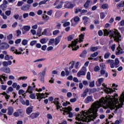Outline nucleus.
<instances>
[{"label": "nucleus", "mask_w": 124, "mask_h": 124, "mask_svg": "<svg viewBox=\"0 0 124 124\" xmlns=\"http://www.w3.org/2000/svg\"><path fill=\"white\" fill-rule=\"evenodd\" d=\"M120 103L118 99V94H115L114 96L108 95L102 97L99 101H97L93 103L92 105V107L88 111H82V114H78V122H85L89 123L91 121L95 120L97 117V111L100 107H103L104 109H108L110 108V110H114V113H117L118 109L122 108L124 102V93H122L120 98L119 99Z\"/></svg>", "instance_id": "1"}, {"label": "nucleus", "mask_w": 124, "mask_h": 124, "mask_svg": "<svg viewBox=\"0 0 124 124\" xmlns=\"http://www.w3.org/2000/svg\"><path fill=\"white\" fill-rule=\"evenodd\" d=\"M103 31L104 36H108V35H109V33H110V38H114V41H116V42H119L121 41L122 35H121L120 32L118 31V30H115L114 31L111 30L109 31L107 29H104Z\"/></svg>", "instance_id": "2"}, {"label": "nucleus", "mask_w": 124, "mask_h": 124, "mask_svg": "<svg viewBox=\"0 0 124 124\" xmlns=\"http://www.w3.org/2000/svg\"><path fill=\"white\" fill-rule=\"evenodd\" d=\"M84 34H81L79 36V40L78 39H76L74 41H72V44L69 45L68 48L72 47L73 51H77V50L79 49V46H77V47H75V46L77 45V43H78V42H79V43L83 42V39H84Z\"/></svg>", "instance_id": "3"}, {"label": "nucleus", "mask_w": 124, "mask_h": 124, "mask_svg": "<svg viewBox=\"0 0 124 124\" xmlns=\"http://www.w3.org/2000/svg\"><path fill=\"white\" fill-rule=\"evenodd\" d=\"M106 63L109 64L111 68H114V67H118L120 61L118 58H116L115 62L113 60H108L106 62Z\"/></svg>", "instance_id": "4"}, {"label": "nucleus", "mask_w": 124, "mask_h": 124, "mask_svg": "<svg viewBox=\"0 0 124 124\" xmlns=\"http://www.w3.org/2000/svg\"><path fill=\"white\" fill-rule=\"evenodd\" d=\"M64 110V112L67 114V115H69V118H73V113L70 111H72V108L70 107V106L67 107V108H65Z\"/></svg>", "instance_id": "5"}, {"label": "nucleus", "mask_w": 124, "mask_h": 124, "mask_svg": "<svg viewBox=\"0 0 124 124\" xmlns=\"http://www.w3.org/2000/svg\"><path fill=\"white\" fill-rule=\"evenodd\" d=\"M87 73V68L85 67H82L81 70L77 73L78 77H80V76H85Z\"/></svg>", "instance_id": "6"}, {"label": "nucleus", "mask_w": 124, "mask_h": 124, "mask_svg": "<svg viewBox=\"0 0 124 124\" xmlns=\"http://www.w3.org/2000/svg\"><path fill=\"white\" fill-rule=\"evenodd\" d=\"M40 76V80L42 83H44L45 75H46V68L42 72H40L39 73Z\"/></svg>", "instance_id": "7"}, {"label": "nucleus", "mask_w": 124, "mask_h": 124, "mask_svg": "<svg viewBox=\"0 0 124 124\" xmlns=\"http://www.w3.org/2000/svg\"><path fill=\"white\" fill-rule=\"evenodd\" d=\"M74 6H75V3L70 1H66L64 4L65 8L72 9Z\"/></svg>", "instance_id": "8"}, {"label": "nucleus", "mask_w": 124, "mask_h": 124, "mask_svg": "<svg viewBox=\"0 0 124 124\" xmlns=\"http://www.w3.org/2000/svg\"><path fill=\"white\" fill-rule=\"evenodd\" d=\"M31 86H29L28 89L26 93H31L30 95V98L31 99H35V95L32 93V91H31Z\"/></svg>", "instance_id": "9"}, {"label": "nucleus", "mask_w": 124, "mask_h": 124, "mask_svg": "<svg viewBox=\"0 0 124 124\" xmlns=\"http://www.w3.org/2000/svg\"><path fill=\"white\" fill-rule=\"evenodd\" d=\"M9 47V45L6 43H2L0 44V49L1 50H6V49H8Z\"/></svg>", "instance_id": "10"}, {"label": "nucleus", "mask_w": 124, "mask_h": 124, "mask_svg": "<svg viewBox=\"0 0 124 124\" xmlns=\"http://www.w3.org/2000/svg\"><path fill=\"white\" fill-rule=\"evenodd\" d=\"M53 103L56 105L57 110H59L60 108H62V107H61V103L59 102V98H55Z\"/></svg>", "instance_id": "11"}, {"label": "nucleus", "mask_w": 124, "mask_h": 124, "mask_svg": "<svg viewBox=\"0 0 124 124\" xmlns=\"http://www.w3.org/2000/svg\"><path fill=\"white\" fill-rule=\"evenodd\" d=\"M84 102L86 104L90 103V102H93V96H88L84 100Z\"/></svg>", "instance_id": "12"}, {"label": "nucleus", "mask_w": 124, "mask_h": 124, "mask_svg": "<svg viewBox=\"0 0 124 124\" xmlns=\"http://www.w3.org/2000/svg\"><path fill=\"white\" fill-rule=\"evenodd\" d=\"M105 84L103 83L102 86H104V92L106 93H112L114 92V90L111 88H108L105 86Z\"/></svg>", "instance_id": "13"}, {"label": "nucleus", "mask_w": 124, "mask_h": 124, "mask_svg": "<svg viewBox=\"0 0 124 124\" xmlns=\"http://www.w3.org/2000/svg\"><path fill=\"white\" fill-rule=\"evenodd\" d=\"M45 94L44 93H36L37 99H39V101H40L41 99H43V98H45Z\"/></svg>", "instance_id": "14"}, {"label": "nucleus", "mask_w": 124, "mask_h": 124, "mask_svg": "<svg viewBox=\"0 0 124 124\" xmlns=\"http://www.w3.org/2000/svg\"><path fill=\"white\" fill-rule=\"evenodd\" d=\"M23 30H24L25 31H22V34H25L28 31H30V30H31V26L29 25L24 26L23 27Z\"/></svg>", "instance_id": "15"}, {"label": "nucleus", "mask_w": 124, "mask_h": 124, "mask_svg": "<svg viewBox=\"0 0 124 124\" xmlns=\"http://www.w3.org/2000/svg\"><path fill=\"white\" fill-rule=\"evenodd\" d=\"M1 71H3V72H5V73H10L11 71L10 70V68L9 67H1L0 69Z\"/></svg>", "instance_id": "16"}, {"label": "nucleus", "mask_w": 124, "mask_h": 124, "mask_svg": "<svg viewBox=\"0 0 124 124\" xmlns=\"http://www.w3.org/2000/svg\"><path fill=\"white\" fill-rule=\"evenodd\" d=\"M30 7H31V5L27 4L21 7V9L23 11H28V10H30Z\"/></svg>", "instance_id": "17"}, {"label": "nucleus", "mask_w": 124, "mask_h": 124, "mask_svg": "<svg viewBox=\"0 0 124 124\" xmlns=\"http://www.w3.org/2000/svg\"><path fill=\"white\" fill-rule=\"evenodd\" d=\"M32 109H33V106L28 107L26 110V114H27V115H30L31 113L32 112Z\"/></svg>", "instance_id": "18"}, {"label": "nucleus", "mask_w": 124, "mask_h": 124, "mask_svg": "<svg viewBox=\"0 0 124 124\" xmlns=\"http://www.w3.org/2000/svg\"><path fill=\"white\" fill-rule=\"evenodd\" d=\"M62 35H60L55 38V45L56 46L58 45V44L60 43L61 40H62Z\"/></svg>", "instance_id": "19"}, {"label": "nucleus", "mask_w": 124, "mask_h": 124, "mask_svg": "<svg viewBox=\"0 0 124 124\" xmlns=\"http://www.w3.org/2000/svg\"><path fill=\"white\" fill-rule=\"evenodd\" d=\"M2 64L3 66H8V65H11L12 64V61H4L2 62Z\"/></svg>", "instance_id": "20"}, {"label": "nucleus", "mask_w": 124, "mask_h": 124, "mask_svg": "<svg viewBox=\"0 0 124 124\" xmlns=\"http://www.w3.org/2000/svg\"><path fill=\"white\" fill-rule=\"evenodd\" d=\"M124 51L123 49H121L120 47H117L116 51V55L119 56V55H122V54H124Z\"/></svg>", "instance_id": "21"}, {"label": "nucleus", "mask_w": 124, "mask_h": 124, "mask_svg": "<svg viewBox=\"0 0 124 124\" xmlns=\"http://www.w3.org/2000/svg\"><path fill=\"white\" fill-rule=\"evenodd\" d=\"M14 112V108H13L12 107H9L8 108V114L9 115V116H12Z\"/></svg>", "instance_id": "22"}, {"label": "nucleus", "mask_w": 124, "mask_h": 124, "mask_svg": "<svg viewBox=\"0 0 124 124\" xmlns=\"http://www.w3.org/2000/svg\"><path fill=\"white\" fill-rule=\"evenodd\" d=\"M11 51H12V52H15L14 53H15L16 55H21V54H22L21 51L18 52L17 49H16L15 47H12L11 48Z\"/></svg>", "instance_id": "23"}, {"label": "nucleus", "mask_w": 124, "mask_h": 124, "mask_svg": "<svg viewBox=\"0 0 124 124\" xmlns=\"http://www.w3.org/2000/svg\"><path fill=\"white\" fill-rule=\"evenodd\" d=\"M38 116H39V113H32L29 117L30 118H31V119L33 120V119L37 118Z\"/></svg>", "instance_id": "24"}, {"label": "nucleus", "mask_w": 124, "mask_h": 124, "mask_svg": "<svg viewBox=\"0 0 124 124\" xmlns=\"http://www.w3.org/2000/svg\"><path fill=\"white\" fill-rule=\"evenodd\" d=\"M12 87L14 89H16V91H19V90H20V85L17 84V83L16 82L13 83Z\"/></svg>", "instance_id": "25"}, {"label": "nucleus", "mask_w": 124, "mask_h": 124, "mask_svg": "<svg viewBox=\"0 0 124 124\" xmlns=\"http://www.w3.org/2000/svg\"><path fill=\"white\" fill-rule=\"evenodd\" d=\"M63 4V2L62 1H61L58 5L55 6V8H56V9H61V8H62Z\"/></svg>", "instance_id": "26"}, {"label": "nucleus", "mask_w": 124, "mask_h": 124, "mask_svg": "<svg viewBox=\"0 0 124 124\" xmlns=\"http://www.w3.org/2000/svg\"><path fill=\"white\" fill-rule=\"evenodd\" d=\"M92 2V1L90 0H87V1L85 3L84 6L86 9H88L89 8V6L90 5V3Z\"/></svg>", "instance_id": "27"}, {"label": "nucleus", "mask_w": 124, "mask_h": 124, "mask_svg": "<svg viewBox=\"0 0 124 124\" xmlns=\"http://www.w3.org/2000/svg\"><path fill=\"white\" fill-rule=\"evenodd\" d=\"M87 54H88V52L87 51V50H84L83 52L79 55V57L80 58H85V57H86V55H87Z\"/></svg>", "instance_id": "28"}, {"label": "nucleus", "mask_w": 124, "mask_h": 124, "mask_svg": "<svg viewBox=\"0 0 124 124\" xmlns=\"http://www.w3.org/2000/svg\"><path fill=\"white\" fill-rule=\"evenodd\" d=\"M61 23L63 24V27H67L68 26H69L70 25V22H65V20H62Z\"/></svg>", "instance_id": "29"}, {"label": "nucleus", "mask_w": 124, "mask_h": 124, "mask_svg": "<svg viewBox=\"0 0 124 124\" xmlns=\"http://www.w3.org/2000/svg\"><path fill=\"white\" fill-rule=\"evenodd\" d=\"M61 16H62V13L60 12H57L55 13V18H56V19H59L60 17H61Z\"/></svg>", "instance_id": "30"}, {"label": "nucleus", "mask_w": 124, "mask_h": 124, "mask_svg": "<svg viewBox=\"0 0 124 124\" xmlns=\"http://www.w3.org/2000/svg\"><path fill=\"white\" fill-rule=\"evenodd\" d=\"M0 8L3 10V11H5L6 10V8H7V5L5 4H1L0 6Z\"/></svg>", "instance_id": "31"}, {"label": "nucleus", "mask_w": 124, "mask_h": 124, "mask_svg": "<svg viewBox=\"0 0 124 124\" xmlns=\"http://www.w3.org/2000/svg\"><path fill=\"white\" fill-rule=\"evenodd\" d=\"M50 0H44L42 1H41L39 3V5H42V4H46V2L47 1H49Z\"/></svg>", "instance_id": "32"}, {"label": "nucleus", "mask_w": 124, "mask_h": 124, "mask_svg": "<svg viewBox=\"0 0 124 124\" xmlns=\"http://www.w3.org/2000/svg\"><path fill=\"white\" fill-rule=\"evenodd\" d=\"M74 21L75 23H78V22L80 21V17H79V16H78L75 17L74 18Z\"/></svg>", "instance_id": "33"}, {"label": "nucleus", "mask_w": 124, "mask_h": 124, "mask_svg": "<svg viewBox=\"0 0 124 124\" xmlns=\"http://www.w3.org/2000/svg\"><path fill=\"white\" fill-rule=\"evenodd\" d=\"M108 4L105 3L102 5L101 8H102V9H107V8H108Z\"/></svg>", "instance_id": "34"}, {"label": "nucleus", "mask_w": 124, "mask_h": 124, "mask_svg": "<svg viewBox=\"0 0 124 124\" xmlns=\"http://www.w3.org/2000/svg\"><path fill=\"white\" fill-rule=\"evenodd\" d=\"M40 42L42 44H45L46 43H47V40H46V38H42L40 40Z\"/></svg>", "instance_id": "35"}, {"label": "nucleus", "mask_w": 124, "mask_h": 124, "mask_svg": "<svg viewBox=\"0 0 124 124\" xmlns=\"http://www.w3.org/2000/svg\"><path fill=\"white\" fill-rule=\"evenodd\" d=\"M98 49V47L97 46H95V47H92L90 48L91 51H92V52H95V51H97V50Z\"/></svg>", "instance_id": "36"}, {"label": "nucleus", "mask_w": 124, "mask_h": 124, "mask_svg": "<svg viewBox=\"0 0 124 124\" xmlns=\"http://www.w3.org/2000/svg\"><path fill=\"white\" fill-rule=\"evenodd\" d=\"M74 38V35H70L67 37V40L68 41H71Z\"/></svg>", "instance_id": "37"}, {"label": "nucleus", "mask_w": 124, "mask_h": 124, "mask_svg": "<svg viewBox=\"0 0 124 124\" xmlns=\"http://www.w3.org/2000/svg\"><path fill=\"white\" fill-rule=\"evenodd\" d=\"M83 20L84 21V24H87L89 21V18L87 16H84L83 17Z\"/></svg>", "instance_id": "38"}, {"label": "nucleus", "mask_w": 124, "mask_h": 124, "mask_svg": "<svg viewBox=\"0 0 124 124\" xmlns=\"http://www.w3.org/2000/svg\"><path fill=\"white\" fill-rule=\"evenodd\" d=\"M111 56V53L110 52H107L104 55L105 59H108L109 57Z\"/></svg>", "instance_id": "39"}, {"label": "nucleus", "mask_w": 124, "mask_h": 124, "mask_svg": "<svg viewBox=\"0 0 124 124\" xmlns=\"http://www.w3.org/2000/svg\"><path fill=\"white\" fill-rule=\"evenodd\" d=\"M106 15H105V14L103 12H101L100 13V18L103 19H104L106 17Z\"/></svg>", "instance_id": "40"}, {"label": "nucleus", "mask_w": 124, "mask_h": 124, "mask_svg": "<svg viewBox=\"0 0 124 124\" xmlns=\"http://www.w3.org/2000/svg\"><path fill=\"white\" fill-rule=\"evenodd\" d=\"M43 19L44 21H48L49 19V17L47 15H44L43 16Z\"/></svg>", "instance_id": "41"}, {"label": "nucleus", "mask_w": 124, "mask_h": 124, "mask_svg": "<svg viewBox=\"0 0 124 124\" xmlns=\"http://www.w3.org/2000/svg\"><path fill=\"white\" fill-rule=\"evenodd\" d=\"M117 8L119 9V8H121V7H124V3H119L117 4Z\"/></svg>", "instance_id": "42"}, {"label": "nucleus", "mask_w": 124, "mask_h": 124, "mask_svg": "<svg viewBox=\"0 0 124 124\" xmlns=\"http://www.w3.org/2000/svg\"><path fill=\"white\" fill-rule=\"evenodd\" d=\"M60 33V30H56L53 31L52 34L53 35H57V34H59Z\"/></svg>", "instance_id": "43"}, {"label": "nucleus", "mask_w": 124, "mask_h": 124, "mask_svg": "<svg viewBox=\"0 0 124 124\" xmlns=\"http://www.w3.org/2000/svg\"><path fill=\"white\" fill-rule=\"evenodd\" d=\"M89 87L90 88H93L94 87V80L91 81L89 83Z\"/></svg>", "instance_id": "44"}, {"label": "nucleus", "mask_w": 124, "mask_h": 124, "mask_svg": "<svg viewBox=\"0 0 124 124\" xmlns=\"http://www.w3.org/2000/svg\"><path fill=\"white\" fill-rule=\"evenodd\" d=\"M0 77L3 79L4 81H6V79H7V77L5 76V74H3L2 75L0 76Z\"/></svg>", "instance_id": "45"}, {"label": "nucleus", "mask_w": 124, "mask_h": 124, "mask_svg": "<svg viewBox=\"0 0 124 124\" xmlns=\"http://www.w3.org/2000/svg\"><path fill=\"white\" fill-rule=\"evenodd\" d=\"M56 29L57 30H61V29H62V24L61 23H57L56 26Z\"/></svg>", "instance_id": "46"}, {"label": "nucleus", "mask_w": 124, "mask_h": 124, "mask_svg": "<svg viewBox=\"0 0 124 124\" xmlns=\"http://www.w3.org/2000/svg\"><path fill=\"white\" fill-rule=\"evenodd\" d=\"M110 49L112 50V52L115 51V49H116V44H114L110 46Z\"/></svg>", "instance_id": "47"}, {"label": "nucleus", "mask_w": 124, "mask_h": 124, "mask_svg": "<svg viewBox=\"0 0 124 124\" xmlns=\"http://www.w3.org/2000/svg\"><path fill=\"white\" fill-rule=\"evenodd\" d=\"M94 70L95 72H98L100 70V68L98 66H96L94 68Z\"/></svg>", "instance_id": "48"}, {"label": "nucleus", "mask_w": 124, "mask_h": 124, "mask_svg": "<svg viewBox=\"0 0 124 124\" xmlns=\"http://www.w3.org/2000/svg\"><path fill=\"white\" fill-rule=\"evenodd\" d=\"M75 65V62L72 61L71 65V66H70L69 67V69H70V70H71L72 69V68H73V67H74Z\"/></svg>", "instance_id": "49"}, {"label": "nucleus", "mask_w": 124, "mask_h": 124, "mask_svg": "<svg viewBox=\"0 0 124 124\" xmlns=\"http://www.w3.org/2000/svg\"><path fill=\"white\" fill-rule=\"evenodd\" d=\"M64 70L65 72L66 76H68V75H69V72L68 71V69L67 67L65 68Z\"/></svg>", "instance_id": "50"}, {"label": "nucleus", "mask_w": 124, "mask_h": 124, "mask_svg": "<svg viewBox=\"0 0 124 124\" xmlns=\"http://www.w3.org/2000/svg\"><path fill=\"white\" fill-rule=\"evenodd\" d=\"M55 42V39H50L49 40V43L48 44V45H50L51 44H53Z\"/></svg>", "instance_id": "51"}, {"label": "nucleus", "mask_w": 124, "mask_h": 124, "mask_svg": "<svg viewBox=\"0 0 124 124\" xmlns=\"http://www.w3.org/2000/svg\"><path fill=\"white\" fill-rule=\"evenodd\" d=\"M98 55V53L97 52H95L94 53L92 54L91 56L92 58H95V57L97 56Z\"/></svg>", "instance_id": "52"}, {"label": "nucleus", "mask_w": 124, "mask_h": 124, "mask_svg": "<svg viewBox=\"0 0 124 124\" xmlns=\"http://www.w3.org/2000/svg\"><path fill=\"white\" fill-rule=\"evenodd\" d=\"M5 14L7 16H10V15H11V11H6Z\"/></svg>", "instance_id": "53"}, {"label": "nucleus", "mask_w": 124, "mask_h": 124, "mask_svg": "<svg viewBox=\"0 0 124 124\" xmlns=\"http://www.w3.org/2000/svg\"><path fill=\"white\" fill-rule=\"evenodd\" d=\"M23 4H24V2L22 1H19L17 2V5L18 6H22Z\"/></svg>", "instance_id": "54"}, {"label": "nucleus", "mask_w": 124, "mask_h": 124, "mask_svg": "<svg viewBox=\"0 0 124 124\" xmlns=\"http://www.w3.org/2000/svg\"><path fill=\"white\" fill-rule=\"evenodd\" d=\"M87 79L88 80H91V73L88 72L87 74Z\"/></svg>", "instance_id": "55"}, {"label": "nucleus", "mask_w": 124, "mask_h": 124, "mask_svg": "<svg viewBox=\"0 0 124 124\" xmlns=\"http://www.w3.org/2000/svg\"><path fill=\"white\" fill-rule=\"evenodd\" d=\"M9 92H13V88H12V87H9L8 88V91H7V93H8Z\"/></svg>", "instance_id": "56"}, {"label": "nucleus", "mask_w": 124, "mask_h": 124, "mask_svg": "<svg viewBox=\"0 0 124 124\" xmlns=\"http://www.w3.org/2000/svg\"><path fill=\"white\" fill-rule=\"evenodd\" d=\"M22 44L25 46L28 44V40H23L22 42Z\"/></svg>", "instance_id": "57"}, {"label": "nucleus", "mask_w": 124, "mask_h": 124, "mask_svg": "<svg viewBox=\"0 0 124 124\" xmlns=\"http://www.w3.org/2000/svg\"><path fill=\"white\" fill-rule=\"evenodd\" d=\"M52 13H53V10H50L47 11V14L49 16H52Z\"/></svg>", "instance_id": "58"}, {"label": "nucleus", "mask_w": 124, "mask_h": 124, "mask_svg": "<svg viewBox=\"0 0 124 124\" xmlns=\"http://www.w3.org/2000/svg\"><path fill=\"white\" fill-rule=\"evenodd\" d=\"M36 41H32L30 43V45L31 46H33L34 45H35V44L37 43Z\"/></svg>", "instance_id": "59"}, {"label": "nucleus", "mask_w": 124, "mask_h": 124, "mask_svg": "<svg viewBox=\"0 0 124 124\" xmlns=\"http://www.w3.org/2000/svg\"><path fill=\"white\" fill-rule=\"evenodd\" d=\"M23 17L24 19H26V18H28V17H29V13L23 14Z\"/></svg>", "instance_id": "60"}, {"label": "nucleus", "mask_w": 124, "mask_h": 124, "mask_svg": "<svg viewBox=\"0 0 124 124\" xmlns=\"http://www.w3.org/2000/svg\"><path fill=\"white\" fill-rule=\"evenodd\" d=\"M81 10H82V9H80V8H77L75 9V13L76 14H77V13H78V12H80V13H81Z\"/></svg>", "instance_id": "61"}, {"label": "nucleus", "mask_w": 124, "mask_h": 124, "mask_svg": "<svg viewBox=\"0 0 124 124\" xmlns=\"http://www.w3.org/2000/svg\"><path fill=\"white\" fill-rule=\"evenodd\" d=\"M99 36H102L103 35V32L101 30H99L98 32Z\"/></svg>", "instance_id": "62"}, {"label": "nucleus", "mask_w": 124, "mask_h": 124, "mask_svg": "<svg viewBox=\"0 0 124 124\" xmlns=\"http://www.w3.org/2000/svg\"><path fill=\"white\" fill-rule=\"evenodd\" d=\"M88 13L87 10L83 9L82 10H81L80 14H85V13Z\"/></svg>", "instance_id": "63"}, {"label": "nucleus", "mask_w": 124, "mask_h": 124, "mask_svg": "<svg viewBox=\"0 0 124 124\" xmlns=\"http://www.w3.org/2000/svg\"><path fill=\"white\" fill-rule=\"evenodd\" d=\"M22 31H21L19 30L16 31V34L17 36H19L20 34H21Z\"/></svg>", "instance_id": "64"}]
</instances>
